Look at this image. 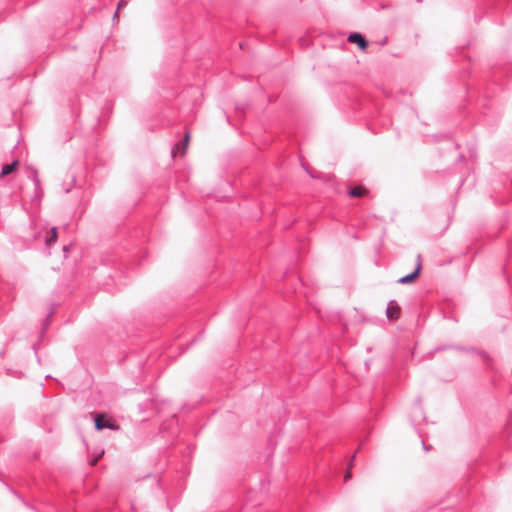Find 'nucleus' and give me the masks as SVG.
Listing matches in <instances>:
<instances>
[{
  "label": "nucleus",
  "mask_w": 512,
  "mask_h": 512,
  "mask_svg": "<svg viewBox=\"0 0 512 512\" xmlns=\"http://www.w3.org/2000/svg\"><path fill=\"white\" fill-rule=\"evenodd\" d=\"M448 349H453V350L463 351V352L476 353V354H478L482 358V360L486 363V365L488 367H491L492 359L490 358V356L485 351H477L473 347L468 348V347H465V346H462V345L446 344V345L437 346L434 349V352H439V351L448 350Z\"/></svg>",
  "instance_id": "nucleus-1"
},
{
  "label": "nucleus",
  "mask_w": 512,
  "mask_h": 512,
  "mask_svg": "<svg viewBox=\"0 0 512 512\" xmlns=\"http://www.w3.org/2000/svg\"><path fill=\"white\" fill-rule=\"evenodd\" d=\"M91 415L93 416L94 427L97 431H102L104 429L118 430L120 428L117 423L113 422L103 414L92 413Z\"/></svg>",
  "instance_id": "nucleus-2"
},
{
  "label": "nucleus",
  "mask_w": 512,
  "mask_h": 512,
  "mask_svg": "<svg viewBox=\"0 0 512 512\" xmlns=\"http://www.w3.org/2000/svg\"><path fill=\"white\" fill-rule=\"evenodd\" d=\"M419 420L427 422V418H426V415L424 413L423 406H422L421 397H417L414 400L411 417H410V421L415 428H416V422Z\"/></svg>",
  "instance_id": "nucleus-3"
},
{
  "label": "nucleus",
  "mask_w": 512,
  "mask_h": 512,
  "mask_svg": "<svg viewBox=\"0 0 512 512\" xmlns=\"http://www.w3.org/2000/svg\"><path fill=\"white\" fill-rule=\"evenodd\" d=\"M347 40L350 43L356 44L358 48L362 51L366 50L369 45L367 39L360 32H351L348 35Z\"/></svg>",
  "instance_id": "nucleus-4"
},
{
  "label": "nucleus",
  "mask_w": 512,
  "mask_h": 512,
  "mask_svg": "<svg viewBox=\"0 0 512 512\" xmlns=\"http://www.w3.org/2000/svg\"><path fill=\"white\" fill-rule=\"evenodd\" d=\"M401 308L396 300H390L386 308V316L389 321H396L399 319Z\"/></svg>",
  "instance_id": "nucleus-5"
},
{
  "label": "nucleus",
  "mask_w": 512,
  "mask_h": 512,
  "mask_svg": "<svg viewBox=\"0 0 512 512\" xmlns=\"http://www.w3.org/2000/svg\"><path fill=\"white\" fill-rule=\"evenodd\" d=\"M421 270H422V263H417L415 265L414 270L411 273H409V274H407L405 276L400 277L397 280V283H399V284H411V283H413L419 277Z\"/></svg>",
  "instance_id": "nucleus-6"
},
{
  "label": "nucleus",
  "mask_w": 512,
  "mask_h": 512,
  "mask_svg": "<svg viewBox=\"0 0 512 512\" xmlns=\"http://www.w3.org/2000/svg\"><path fill=\"white\" fill-rule=\"evenodd\" d=\"M510 75H512V63L498 66L493 69V76L496 80H500L503 76L508 77Z\"/></svg>",
  "instance_id": "nucleus-7"
},
{
  "label": "nucleus",
  "mask_w": 512,
  "mask_h": 512,
  "mask_svg": "<svg viewBox=\"0 0 512 512\" xmlns=\"http://www.w3.org/2000/svg\"><path fill=\"white\" fill-rule=\"evenodd\" d=\"M189 138L190 134L189 132H186L184 138L172 148L171 153L173 157L175 156L176 151L181 155L185 154Z\"/></svg>",
  "instance_id": "nucleus-8"
},
{
  "label": "nucleus",
  "mask_w": 512,
  "mask_h": 512,
  "mask_svg": "<svg viewBox=\"0 0 512 512\" xmlns=\"http://www.w3.org/2000/svg\"><path fill=\"white\" fill-rule=\"evenodd\" d=\"M18 165H19L18 160H14L11 163L3 165L0 175L6 176V175L11 174L12 172H14L17 169Z\"/></svg>",
  "instance_id": "nucleus-9"
},
{
  "label": "nucleus",
  "mask_w": 512,
  "mask_h": 512,
  "mask_svg": "<svg viewBox=\"0 0 512 512\" xmlns=\"http://www.w3.org/2000/svg\"><path fill=\"white\" fill-rule=\"evenodd\" d=\"M367 192H368L367 189H365L364 187L356 186V187L349 188L348 195L351 198H358V197H362V196L366 195Z\"/></svg>",
  "instance_id": "nucleus-10"
},
{
  "label": "nucleus",
  "mask_w": 512,
  "mask_h": 512,
  "mask_svg": "<svg viewBox=\"0 0 512 512\" xmlns=\"http://www.w3.org/2000/svg\"><path fill=\"white\" fill-rule=\"evenodd\" d=\"M58 239V231L57 227H52L50 229V234L45 238V245L50 247L53 245Z\"/></svg>",
  "instance_id": "nucleus-11"
},
{
  "label": "nucleus",
  "mask_w": 512,
  "mask_h": 512,
  "mask_svg": "<svg viewBox=\"0 0 512 512\" xmlns=\"http://www.w3.org/2000/svg\"><path fill=\"white\" fill-rule=\"evenodd\" d=\"M29 178L32 180V182L34 183V186H35V190H36V195H38L39 191H40V179L38 177V171L37 169H32L30 174H29Z\"/></svg>",
  "instance_id": "nucleus-12"
},
{
  "label": "nucleus",
  "mask_w": 512,
  "mask_h": 512,
  "mask_svg": "<svg viewBox=\"0 0 512 512\" xmlns=\"http://www.w3.org/2000/svg\"><path fill=\"white\" fill-rule=\"evenodd\" d=\"M55 311H56V306L53 304L50 309V312L46 316V319L42 323V331H41L42 334L48 329V327L50 325V319L54 315Z\"/></svg>",
  "instance_id": "nucleus-13"
},
{
  "label": "nucleus",
  "mask_w": 512,
  "mask_h": 512,
  "mask_svg": "<svg viewBox=\"0 0 512 512\" xmlns=\"http://www.w3.org/2000/svg\"><path fill=\"white\" fill-rule=\"evenodd\" d=\"M104 455V450L103 449H99L97 451H95L92 459L90 460V464L92 466L96 465L97 462L100 460V458Z\"/></svg>",
  "instance_id": "nucleus-14"
},
{
  "label": "nucleus",
  "mask_w": 512,
  "mask_h": 512,
  "mask_svg": "<svg viewBox=\"0 0 512 512\" xmlns=\"http://www.w3.org/2000/svg\"><path fill=\"white\" fill-rule=\"evenodd\" d=\"M129 0H120L117 4V10L114 13V19L118 16V12L120 9L124 8L128 4Z\"/></svg>",
  "instance_id": "nucleus-15"
},
{
  "label": "nucleus",
  "mask_w": 512,
  "mask_h": 512,
  "mask_svg": "<svg viewBox=\"0 0 512 512\" xmlns=\"http://www.w3.org/2000/svg\"><path fill=\"white\" fill-rule=\"evenodd\" d=\"M301 165L311 178H318V175L312 170H310L303 162H301Z\"/></svg>",
  "instance_id": "nucleus-16"
},
{
  "label": "nucleus",
  "mask_w": 512,
  "mask_h": 512,
  "mask_svg": "<svg viewBox=\"0 0 512 512\" xmlns=\"http://www.w3.org/2000/svg\"><path fill=\"white\" fill-rule=\"evenodd\" d=\"M352 477V474L350 471H347L345 476H344V481L347 482L349 479H351Z\"/></svg>",
  "instance_id": "nucleus-17"
},
{
  "label": "nucleus",
  "mask_w": 512,
  "mask_h": 512,
  "mask_svg": "<svg viewBox=\"0 0 512 512\" xmlns=\"http://www.w3.org/2000/svg\"><path fill=\"white\" fill-rule=\"evenodd\" d=\"M422 446H423V449L428 451L430 449V447L424 442V440H422Z\"/></svg>",
  "instance_id": "nucleus-18"
},
{
  "label": "nucleus",
  "mask_w": 512,
  "mask_h": 512,
  "mask_svg": "<svg viewBox=\"0 0 512 512\" xmlns=\"http://www.w3.org/2000/svg\"><path fill=\"white\" fill-rule=\"evenodd\" d=\"M509 261H512V245L509 247Z\"/></svg>",
  "instance_id": "nucleus-19"
},
{
  "label": "nucleus",
  "mask_w": 512,
  "mask_h": 512,
  "mask_svg": "<svg viewBox=\"0 0 512 512\" xmlns=\"http://www.w3.org/2000/svg\"><path fill=\"white\" fill-rule=\"evenodd\" d=\"M69 251V246L68 245H64L63 246V252L66 253Z\"/></svg>",
  "instance_id": "nucleus-20"
},
{
  "label": "nucleus",
  "mask_w": 512,
  "mask_h": 512,
  "mask_svg": "<svg viewBox=\"0 0 512 512\" xmlns=\"http://www.w3.org/2000/svg\"><path fill=\"white\" fill-rule=\"evenodd\" d=\"M417 263H422L421 262V255L420 254L417 255L416 264Z\"/></svg>",
  "instance_id": "nucleus-21"
},
{
  "label": "nucleus",
  "mask_w": 512,
  "mask_h": 512,
  "mask_svg": "<svg viewBox=\"0 0 512 512\" xmlns=\"http://www.w3.org/2000/svg\"><path fill=\"white\" fill-rule=\"evenodd\" d=\"M506 277H507V281H508L509 285L512 287V281L510 280L508 275Z\"/></svg>",
  "instance_id": "nucleus-22"
},
{
  "label": "nucleus",
  "mask_w": 512,
  "mask_h": 512,
  "mask_svg": "<svg viewBox=\"0 0 512 512\" xmlns=\"http://www.w3.org/2000/svg\"><path fill=\"white\" fill-rule=\"evenodd\" d=\"M418 2H422V0H417Z\"/></svg>",
  "instance_id": "nucleus-23"
}]
</instances>
